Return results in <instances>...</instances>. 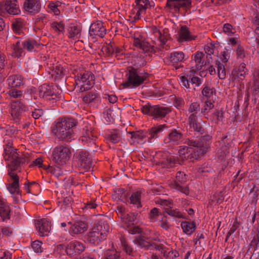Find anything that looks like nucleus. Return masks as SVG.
<instances>
[{"instance_id": "nucleus-1", "label": "nucleus", "mask_w": 259, "mask_h": 259, "mask_svg": "<svg viewBox=\"0 0 259 259\" xmlns=\"http://www.w3.org/2000/svg\"><path fill=\"white\" fill-rule=\"evenodd\" d=\"M4 158L9 162L8 165L11 169L8 172L10 180L7 189L11 194L19 195V177L13 170L17 169L21 164L24 163L26 158L22 154L17 153V149L13 147L11 142H8L5 145Z\"/></svg>"}, {"instance_id": "nucleus-2", "label": "nucleus", "mask_w": 259, "mask_h": 259, "mask_svg": "<svg viewBox=\"0 0 259 259\" xmlns=\"http://www.w3.org/2000/svg\"><path fill=\"white\" fill-rule=\"evenodd\" d=\"M205 140V138L201 137L198 139L189 140L187 143L189 147L186 146H180L178 150L180 158L183 160L188 159L189 157L196 159L206 153L209 146Z\"/></svg>"}, {"instance_id": "nucleus-3", "label": "nucleus", "mask_w": 259, "mask_h": 259, "mask_svg": "<svg viewBox=\"0 0 259 259\" xmlns=\"http://www.w3.org/2000/svg\"><path fill=\"white\" fill-rule=\"evenodd\" d=\"M74 123L69 119L57 121L52 130L53 133L59 139L70 141L75 138L72 127Z\"/></svg>"}, {"instance_id": "nucleus-4", "label": "nucleus", "mask_w": 259, "mask_h": 259, "mask_svg": "<svg viewBox=\"0 0 259 259\" xmlns=\"http://www.w3.org/2000/svg\"><path fill=\"white\" fill-rule=\"evenodd\" d=\"M147 76V73L139 71L131 66L128 69L127 80L122 84L124 88H136L142 84Z\"/></svg>"}, {"instance_id": "nucleus-5", "label": "nucleus", "mask_w": 259, "mask_h": 259, "mask_svg": "<svg viewBox=\"0 0 259 259\" xmlns=\"http://www.w3.org/2000/svg\"><path fill=\"white\" fill-rule=\"evenodd\" d=\"M109 226L104 221H100L93 231L88 236V241L93 244H98L102 240L105 238L109 232Z\"/></svg>"}, {"instance_id": "nucleus-6", "label": "nucleus", "mask_w": 259, "mask_h": 259, "mask_svg": "<svg viewBox=\"0 0 259 259\" xmlns=\"http://www.w3.org/2000/svg\"><path fill=\"white\" fill-rule=\"evenodd\" d=\"M71 156L70 149L65 146L54 148L50 155V159L56 164L63 165L69 160Z\"/></svg>"}, {"instance_id": "nucleus-7", "label": "nucleus", "mask_w": 259, "mask_h": 259, "mask_svg": "<svg viewBox=\"0 0 259 259\" xmlns=\"http://www.w3.org/2000/svg\"><path fill=\"white\" fill-rule=\"evenodd\" d=\"M75 82V89L80 92H83L90 89L93 87L94 84V76L92 73L88 72L80 74L77 76Z\"/></svg>"}, {"instance_id": "nucleus-8", "label": "nucleus", "mask_w": 259, "mask_h": 259, "mask_svg": "<svg viewBox=\"0 0 259 259\" xmlns=\"http://www.w3.org/2000/svg\"><path fill=\"white\" fill-rule=\"evenodd\" d=\"M17 2V0L0 1V15L5 16L8 14L12 15L19 14L20 13V10Z\"/></svg>"}, {"instance_id": "nucleus-9", "label": "nucleus", "mask_w": 259, "mask_h": 259, "mask_svg": "<svg viewBox=\"0 0 259 259\" xmlns=\"http://www.w3.org/2000/svg\"><path fill=\"white\" fill-rule=\"evenodd\" d=\"M134 46L140 50V52L147 56H151L155 53L154 46L150 45L142 38L134 37Z\"/></svg>"}, {"instance_id": "nucleus-10", "label": "nucleus", "mask_w": 259, "mask_h": 259, "mask_svg": "<svg viewBox=\"0 0 259 259\" xmlns=\"http://www.w3.org/2000/svg\"><path fill=\"white\" fill-rule=\"evenodd\" d=\"M26 110L23 104L18 101H13L11 105L10 113L16 122L22 116Z\"/></svg>"}, {"instance_id": "nucleus-11", "label": "nucleus", "mask_w": 259, "mask_h": 259, "mask_svg": "<svg viewBox=\"0 0 259 259\" xmlns=\"http://www.w3.org/2000/svg\"><path fill=\"white\" fill-rule=\"evenodd\" d=\"M186 180L187 178L186 175L183 172H178L176 175V180L173 184L172 188L188 195L189 193V189L187 187L182 185L186 182Z\"/></svg>"}, {"instance_id": "nucleus-12", "label": "nucleus", "mask_w": 259, "mask_h": 259, "mask_svg": "<svg viewBox=\"0 0 259 259\" xmlns=\"http://www.w3.org/2000/svg\"><path fill=\"white\" fill-rule=\"evenodd\" d=\"M136 5L133 10V13L136 15L134 19L137 20L140 19L141 14L145 12V10L151 7V5L149 0H136Z\"/></svg>"}, {"instance_id": "nucleus-13", "label": "nucleus", "mask_w": 259, "mask_h": 259, "mask_svg": "<svg viewBox=\"0 0 259 259\" xmlns=\"http://www.w3.org/2000/svg\"><path fill=\"white\" fill-rule=\"evenodd\" d=\"M35 226L41 236L48 235L51 229V223L48 218L37 220L35 223Z\"/></svg>"}, {"instance_id": "nucleus-14", "label": "nucleus", "mask_w": 259, "mask_h": 259, "mask_svg": "<svg viewBox=\"0 0 259 259\" xmlns=\"http://www.w3.org/2000/svg\"><path fill=\"white\" fill-rule=\"evenodd\" d=\"M89 33L92 36H98L103 37L106 33V30L101 21H97L92 23L90 27Z\"/></svg>"}, {"instance_id": "nucleus-15", "label": "nucleus", "mask_w": 259, "mask_h": 259, "mask_svg": "<svg viewBox=\"0 0 259 259\" xmlns=\"http://www.w3.org/2000/svg\"><path fill=\"white\" fill-rule=\"evenodd\" d=\"M78 160V165L84 170H89L92 166V160L89 157V154L87 151H81L76 156Z\"/></svg>"}, {"instance_id": "nucleus-16", "label": "nucleus", "mask_w": 259, "mask_h": 259, "mask_svg": "<svg viewBox=\"0 0 259 259\" xmlns=\"http://www.w3.org/2000/svg\"><path fill=\"white\" fill-rule=\"evenodd\" d=\"M24 8L29 13L35 14L41 9V4L39 0H25Z\"/></svg>"}, {"instance_id": "nucleus-17", "label": "nucleus", "mask_w": 259, "mask_h": 259, "mask_svg": "<svg viewBox=\"0 0 259 259\" xmlns=\"http://www.w3.org/2000/svg\"><path fill=\"white\" fill-rule=\"evenodd\" d=\"M38 93L40 97L48 98L49 100H54L57 98V95L53 92L52 87L46 84H44L39 87Z\"/></svg>"}, {"instance_id": "nucleus-18", "label": "nucleus", "mask_w": 259, "mask_h": 259, "mask_svg": "<svg viewBox=\"0 0 259 259\" xmlns=\"http://www.w3.org/2000/svg\"><path fill=\"white\" fill-rule=\"evenodd\" d=\"M148 110L150 114L156 119L164 117L169 112L167 107L161 106L151 107Z\"/></svg>"}, {"instance_id": "nucleus-19", "label": "nucleus", "mask_w": 259, "mask_h": 259, "mask_svg": "<svg viewBox=\"0 0 259 259\" xmlns=\"http://www.w3.org/2000/svg\"><path fill=\"white\" fill-rule=\"evenodd\" d=\"M161 205L163 207L165 212L168 215L177 218H183V214L177 209H172V203L170 201L162 200Z\"/></svg>"}, {"instance_id": "nucleus-20", "label": "nucleus", "mask_w": 259, "mask_h": 259, "mask_svg": "<svg viewBox=\"0 0 259 259\" xmlns=\"http://www.w3.org/2000/svg\"><path fill=\"white\" fill-rule=\"evenodd\" d=\"M189 122L190 127L193 130L197 137L202 134L203 129L200 122L197 121L196 116L194 113H192L189 116Z\"/></svg>"}, {"instance_id": "nucleus-21", "label": "nucleus", "mask_w": 259, "mask_h": 259, "mask_svg": "<svg viewBox=\"0 0 259 259\" xmlns=\"http://www.w3.org/2000/svg\"><path fill=\"white\" fill-rule=\"evenodd\" d=\"M167 6L176 11L179 10L181 8H187L191 5L190 0H167Z\"/></svg>"}, {"instance_id": "nucleus-22", "label": "nucleus", "mask_w": 259, "mask_h": 259, "mask_svg": "<svg viewBox=\"0 0 259 259\" xmlns=\"http://www.w3.org/2000/svg\"><path fill=\"white\" fill-rule=\"evenodd\" d=\"M183 140L182 135L181 132L178 130L171 131L167 137L164 139V142L166 144L170 143L171 144H178Z\"/></svg>"}, {"instance_id": "nucleus-23", "label": "nucleus", "mask_w": 259, "mask_h": 259, "mask_svg": "<svg viewBox=\"0 0 259 259\" xmlns=\"http://www.w3.org/2000/svg\"><path fill=\"white\" fill-rule=\"evenodd\" d=\"M70 231L72 234H77L83 233L87 229V225L82 221H76L73 223L69 222Z\"/></svg>"}, {"instance_id": "nucleus-24", "label": "nucleus", "mask_w": 259, "mask_h": 259, "mask_svg": "<svg viewBox=\"0 0 259 259\" xmlns=\"http://www.w3.org/2000/svg\"><path fill=\"white\" fill-rule=\"evenodd\" d=\"M197 67V66H193L191 68L189 74H188V77H189L191 84H195V86L198 87L202 83V81L201 79L197 76L200 73L198 70L200 69V68Z\"/></svg>"}, {"instance_id": "nucleus-25", "label": "nucleus", "mask_w": 259, "mask_h": 259, "mask_svg": "<svg viewBox=\"0 0 259 259\" xmlns=\"http://www.w3.org/2000/svg\"><path fill=\"white\" fill-rule=\"evenodd\" d=\"M84 249L83 244L78 241L71 242L66 248V252L68 255H72L75 253L82 251Z\"/></svg>"}, {"instance_id": "nucleus-26", "label": "nucleus", "mask_w": 259, "mask_h": 259, "mask_svg": "<svg viewBox=\"0 0 259 259\" xmlns=\"http://www.w3.org/2000/svg\"><path fill=\"white\" fill-rule=\"evenodd\" d=\"M84 104L93 105L100 101V97L96 93L91 92L87 94L82 98Z\"/></svg>"}, {"instance_id": "nucleus-27", "label": "nucleus", "mask_w": 259, "mask_h": 259, "mask_svg": "<svg viewBox=\"0 0 259 259\" xmlns=\"http://www.w3.org/2000/svg\"><path fill=\"white\" fill-rule=\"evenodd\" d=\"M8 84L11 88L21 87L23 84V78L20 75H13L7 79Z\"/></svg>"}, {"instance_id": "nucleus-28", "label": "nucleus", "mask_w": 259, "mask_h": 259, "mask_svg": "<svg viewBox=\"0 0 259 259\" xmlns=\"http://www.w3.org/2000/svg\"><path fill=\"white\" fill-rule=\"evenodd\" d=\"M193 39L194 38L191 35L188 27L186 26H182L179 32V41H189Z\"/></svg>"}, {"instance_id": "nucleus-29", "label": "nucleus", "mask_w": 259, "mask_h": 259, "mask_svg": "<svg viewBox=\"0 0 259 259\" xmlns=\"http://www.w3.org/2000/svg\"><path fill=\"white\" fill-rule=\"evenodd\" d=\"M181 227L184 233L190 235L195 231L196 226L194 222L184 221L181 223Z\"/></svg>"}, {"instance_id": "nucleus-30", "label": "nucleus", "mask_w": 259, "mask_h": 259, "mask_svg": "<svg viewBox=\"0 0 259 259\" xmlns=\"http://www.w3.org/2000/svg\"><path fill=\"white\" fill-rule=\"evenodd\" d=\"M11 209L9 205L5 203L0 204V217L3 221L10 218Z\"/></svg>"}, {"instance_id": "nucleus-31", "label": "nucleus", "mask_w": 259, "mask_h": 259, "mask_svg": "<svg viewBox=\"0 0 259 259\" xmlns=\"http://www.w3.org/2000/svg\"><path fill=\"white\" fill-rule=\"evenodd\" d=\"M133 143L143 144L145 142L144 140V135L142 132H133L128 134Z\"/></svg>"}, {"instance_id": "nucleus-32", "label": "nucleus", "mask_w": 259, "mask_h": 259, "mask_svg": "<svg viewBox=\"0 0 259 259\" xmlns=\"http://www.w3.org/2000/svg\"><path fill=\"white\" fill-rule=\"evenodd\" d=\"M22 45L24 49L27 50L29 52H33L35 51L37 48L38 44L34 40L27 39L22 42Z\"/></svg>"}, {"instance_id": "nucleus-33", "label": "nucleus", "mask_w": 259, "mask_h": 259, "mask_svg": "<svg viewBox=\"0 0 259 259\" xmlns=\"http://www.w3.org/2000/svg\"><path fill=\"white\" fill-rule=\"evenodd\" d=\"M150 219L151 222H160L161 220L165 221V217L163 216L156 208H154L151 210Z\"/></svg>"}, {"instance_id": "nucleus-34", "label": "nucleus", "mask_w": 259, "mask_h": 259, "mask_svg": "<svg viewBox=\"0 0 259 259\" xmlns=\"http://www.w3.org/2000/svg\"><path fill=\"white\" fill-rule=\"evenodd\" d=\"M164 125H158L153 127L150 131L151 138H157L160 137L164 131Z\"/></svg>"}, {"instance_id": "nucleus-35", "label": "nucleus", "mask_w": 259, "mask_h": 259, "mask_svg": "<svg viewBox=\"0 0 259 259\" xmlns=\"http://www.w3.org/2000/svg\"><path fill=\"white\" fill-rule=\"evenodd\" d=\"M122 220L123 223L127 227H131L136 223L137 215L134 213H130L125 215Z\"/></svg>"}, {"instance_id": "nucleus-36", "label": "nucleus", "mask_w": 259, "mask_h": 259, "mask_svg": "<svg viewBox=\"0 0 259 259\" xmlns=\"http://www.w3.org/2000/svg\"><path fill=\"white\" fill-rule=\"evenodd\" d=\"M184 54L182 52H174L170 54L169 60L172 63L182 62L184 60Z\"/></svg>"}, {"instance_id": "nucleus-37", "label": "nucleus", "mask_w": 259, "mask_h": 259, "mask_svg": "<svg viewBox=\"0 0 259 259\" xmlns=\"http://www.w3.org/2000/svg\"><path fill=\"white\" fill-rule=\"evenodd\" d=\"M141 197V193L140 192L138 191L133 193L130 198V203L135 205L138 208L141 207L142 206Z\"/></svg>"}, {"instance_id": "nucleus-38", "label": "nucleus", "mask_w": 259, "mask_h": 259, "mask_svg": "<svg viewBox=\"0 0 259 259\" xmlns=\"http://www.w3.org/2000/svg\"><path fill=\"white\" fill-rule=\"evenodd\" d=\"M52 72H50L52 76L56 78H60L65 74L66 70L63 68V66H52Z\"/></svg>"}, {"instance_id": "nucleus-39", "label": "nucleus", "mask_w": 259, "mask_h": 259, "mask_svg": "<svg viewBox=\"0 0 259 259\" xmlns=\"http://www.w3.org/2000/svg\"><path fill=\"white\" fill-rule=\"evenodd\" d=\"M68 37L69 38H78L80 36V29L79 27L72 25L70 26L68 29Z\"/></svg>"}, {"instance_id": "nucleus-40", "label": "nucleus", "mask_w": 259, "mask_h": 259, "mask_svg": "<svg viewBox=\"0 0 259 259\" xmlns=\"http://www.w3.org/2000/svg\"><path fill=\"white\" fill-rule=\"evenodd\" d=\"M60 166L61 165H59L56 164V165H55V166L50 165L48 166H45V168H46L48 170V171L52 173L56 177H59L62 173L60 167Z\"/></svg>"}, {"instance_id": "nucleus-41", "label": "nucleus", "mask_w": 259, "mask_h": 259, "mask_svg": "<svg viewBox=\"0 0 259 259\" xmlns=\"http://www.w3.org/2000/svg\"><path fill=\"white\" fill-rule=\"evenodd\" d=\"M228 154L229 151L226 146H222L218 149L217 153L218 158L221 161L225 160L226 157L228 156Z\"/></svg>"}, {"instance_id": "nucleus-42", "label": "nucleus", "mask_w": 259, "mask_h": 259, "mask_svg": "<svg viewBox=\"0 0 259 259\" xmlns=\"http://www.w3.org/2000/svg\"><path fill=\"white\" fill-rule=\"evenodd\" d=\"M82 141L83 142H90L91 144L94 143V137L92 131L90 130L85 131L83 134Z\"/></svg>"}, {"instance_id": "nucleus-43", "label": "nucleus", "mask_w": 259, "mask_h": 259, "mask_svg": "<svg viewBox=\"0 0 259 259\" xmlns=\"http://www.w3.org/2000/svg\"><path fill=\"white\" fill-rule=\"evenodd\" d=\"M6 136L15 137L18 133V130L14 126H7L5 131Z\"/></svg>"}, {"instance_id": "nucleus-44", "label": "nucleus", "mask_w": 259, "mask_h": 259, "mask_svg": "<svg viewBox=\"0 0 259 259\" xmlns=\"http://www.w3.org/2000/svg\"><path fill=\"white\" fill-rule=\"evenodd\" d=\"M13 30L17 33H20L23 28V22L20 19H17L12 24Z\"/></svg>"}, {"instance_id": "nucleus-45", "label": "nucleus", "mask_w": 259, "mask_h": 259, "mask_svg": "<svg viewBox=\"0 0 259 259\" xmlns=\"http://www.w3.org/2000/svg\"><path fill=\"white\" fill-rule=\"evenodd\" d=\"M52 29L57 33L64 30V25L61 22H53L51 24Z\"/></svg>"}, {"instance_id": "nucleus-46", "label": "nucleus", "mask_w": 259, "mask_h": 259, "mask_svg": "<svg viewBox=\"0 0 259 259\" xmlns=\"http://www.w3.org/2000/svg\"><path fill=\"white\" fill-rule=\"evenodd\" d=\"M38 187V185L35 182H28L24 184V189L28 193H33L35 188Z\"/></svg>"}, {"instance_id": "nucleus-47", "label": "nucleus", "mask_w": 259, "mask_h": 259, "mask_svg": "<svg viewBox=\"0 0 259 259\" xmlns=\"http://www.w3.org/2000/svg\"><path fill=\"white\" fill-rule=\"evenodd\" d=\"M13 51L15 56L17 57L21 56L23 50L21 48L20 41H17L13 46Z\"/></svg>"}, {"instance_id": "nucleus-48", "label": "nucleus", "mask_w": 259, "mask_h": 259, "mask_svg": "<svg viewBox=\"0 0 259 259\" xmlns=\"http://www.w3.org/2000/svg\"><path fill=\"white\" fill-rule=\"evenodd\" d=\"M204 56V54L201 52H198L195 54L193 56V59L195 61V63L204 64L203 57Z\"/></svg>"}, {"instance_id": "nucleus-49", "label": "nucleus", "mask_w": 259, "mask_h": 259, "mask_svg": "<svg viewBox=\"0 0 259 259\" xmlns=\"http://www.w3.org/2000/svg\"><path fill=\"white\" fill-rule=\"evenodd\" d=\"M32 248L36 253H40L42 250V243L38 241H34L32 243Z\"/></svg>"}, {"instance_id": "nucleus-50", "label": "nucleus", "mask_w": 259, "mask_h": 259, "mask_svg": "<svg viewBox=\"0 0 259 259\" xmlns=\"http://www.w3.org/2000/svg\"><path fill=\"white\" fill-rule=\"evenodd\" d=\"M164 255L168 259H173L179 256V253L176 250H165L164 251Z\"/></svg>"}, {"instance_id": "nucleus-51", "label": "nucleus", "mask_w": 259, "mask_h": 259, "mask_svg": "<svg viewBox=\"0 0 259 259\" xmlns=\"http://www.w3.org/2000/svg\"><path fill=\"white\" fill-rule=\"evenodd\" d=\"M121 135L120 132H114L110 135L109 140L113 143H116L119 141Z\"/></svg>"}, {"instance_id": "nucleus-52", "label": "nucleus", "mask_w": 259, "mask_h": 259, "mask_svg": "<svg viewBox=\"0 0 259 259\" xmlns=\"http://www.w3.org/2000/svg\"><path fill=\"white\" fill-rule=\"evenodd\" d=\"M231 51V50L226 49V51H223L222 53L220 56V59L221 60L222 63H226L228 62V60L230 58V54Z\"/></svg>"}, {"instance_id": "nucleus-53", "label": "nucleus", "mask_w": 259, "mask_h": 259, "mask_svg": "<svg viewBox=\"0 0 259 259\" xmlns=\"http://www.w3.org/2000/svg\"><path fill=\"white\" fill-rule=\"evenodd\" d=\"M153 32L155 34V35L158 37L161 44L162 45H164L166 41V36L164 34H162L161 32L159 31V30L157 29L156 28H155Z\"/></svg>"}, {"instance_id": "nucleus-54", "label": "nucleus", "mask_w": 259, "mask_h": 259, "mask_svg": "<svg viewBox=\"0 0 259 259\" xmlns=\"http://www.w3.org/2000/svg\"><path fill=\"white\" fill-rule=\"evenodd\" d=\"M166 161L168 163V167H172L173 164L176 162H179V160L175 155L169 154L166 159Z\"/></svg>"}, {"instance_id": "nucleus-55", "label": "nucleus", "mask_w": 259, "mask_h": 259, "mask_svg": "<svg viewBox=\"0 0 259 259\" xmlns=\"http://www.w3.org/2000/svg\"><path fill=\"white\" fill-rule=\"evenodd\" d=\"M213 107L212 102L210 101L206 100L205 102V105L204 108L202 110V112L204 115H206L210 110Z\"/></svg>"}, {"instance_id": "nucleus-56", "label": "nucleus", "mask_w": 259, "mask_h": 259, "mask_svg": "<svg viewBox=\"0 0 259 259\" xmlns=\"http://www.w3.org/2000/svg\"><path fill=\"white\" fill-rule=\"evenodd\" d=\"M214 90L209 87H205L202 90V93L204 96L207 98H210L213 95Z\"/></svg>"}, {"instance_id": "nucleus-57", "label": "nucleus", "mask_w": 259, "mask_h": 259, "mask_svg": "<svg viewBox=\"0 0 259 259\" xmlns=\"http://www.w3.org/2000/svg\"><path fill=\"white\" fill-rule=\"evenodd\" d=\"M211 170H212V169L210 167V166H209L208 165V164H206V163H204L203 165H202L201 166H199L197 167V171L199 173L210 172V171H211Z\"/></svg>"}, {"instance_id": "nucleus-58", "label": "nucleus", "mask_w": 259, "mask_h": 259, "mask_svg": "<svg viewBox=\"0 0 259 259\" xmlns=\"http://www.w3.org/2000/svg\"><path fill=\"white\" fill-rule=\"evenodd\" d=\"M112 113V111L111 110L107 109L103 113V117L107 123H110L113 121V118L111 115Z\"/></svg>"}, {"instance_id": "nucleus-59", "label": "nucleus", "mask_w": 259, "mask_h": 259, "mask_svg": "<svg viewBox=\"0 0 259 259\" xmlns=\"http://www.w3.org/2000/svg\"><path fill=\"white\" fill-rule=\"evenodd\" d=\"M218 70V76L220 78H224L226 75L225 66H216Z\"/></svg>"}, {"instance_id": "nucleus-60", "label": "nucleus", "mask_w": 259, "mask_h": 259, "mask_svg": "<svg viewBox=\"0 0 259 259\" xmlns=\"http://www.w3.org/2000/svg\"><path fill=\"white\" fill-rule=\"evenodd\" d=\"M103 52H105L108 55L114 54V48L112 45H107L102 48Z\"/></svg>"}, {"instance_id": "nucleus-61", "label": "nucleus", "mask_w": 259, "mask_h": 259, "mask_svg": "<svg viewBox=\"0 0 259 259\" xmlns=\"http://www.w3.org/2000/svg\"><path fill=\"white\" fill-rule=\"evenodd\" d=\"M233 30H234L233 27L230 24L226 23L224 25L223 31L228 35H230L234 33V32L233 31Z\"/></svg>"}, {"instance_id": "nucleus-62", "label": "nucleus", "mask_w": 259, "mask_h": 259, "mask_svg": "<svg viewBox=\"0 0 259 259\" xmlns=\"http://www.w3.org/2000/svg\"><path fill=\"white\" fill-rule=\"evenodd\" d=\"M214 46L212 44L207 45L204 46V51L206 55L211 56L214 52Z\"/></svg>"}, {"instance_id": "nucleus-63", "label": "nucleus", "mask_w": 259, "mask_h": 259, "mask_svg": "<svg viewBox=\"0 0 259 259\" xmlns=\"http://www.w3.org/2000/svg\"><path fill=\"white\" fill-rule=\"evenodd\" d=\"M2 232L4 235L10 236L13 235V230L9 227H6L2 228Z\"/></svg>"}, {"instance_id": "nucleus-64", "label": "nucleus", "mask_w": 259, "mask_h": 259, "mask_svg": "<svg viewBox=\"0 0 259 259\" xmlns=\"http://www.w3.org/2000/svg\"><path fill=\"white\" fill-rule=\"evenodd\" d=\"M188 78V76L187 77L185 76H181L180 77L181 85L186 88V89L189 88V84Z\"/></svg>"}]
</instances>
